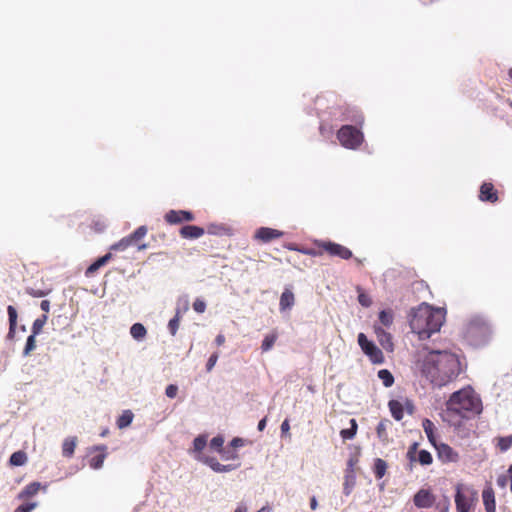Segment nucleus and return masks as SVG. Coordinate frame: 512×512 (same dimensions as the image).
I'll use <instances>...</instances> for the list:
<instances>
[{
    "instance_id": "obj_1",
    "label": "nucleus",
    "mask_w": 512,
    "mask_h": 512,
    "mask_svg": "<svg viewBox=\"0 0 512 512\" xmlns=\"http://www.w3.org/2000/svg\"><path fill=\"white\" fill-rule=\"evenodd\" d=\"M419 370L433 386L443 387L457 379L462 372L457 354L447 350H431L418 362Z\"/></svg>"
},
{
    "instance_id": "obj_2",
    "label": "nucleus",
    "mask_w": 512,
    "mask_h": 512,
    "mask_svg": "<svg viewBox=\"0 0 512 512\" xmlns=\"http://www.w3.org/2000/svg\"><path fill=\"white\" fill-rule=\"evenodd\" d=\"M482 401L471 386L453 392L446 402L445 413L452 418L471 419L482 412Z\"/></svg>"
},
{
    "instance_id": "obj_3",
    "label": "nucleus",
    "mask_w": 512,
    "mask_h": 512,
    "mask_svg": "<svg viewBox=\"0 0 512 512\" xmlns=\"http://www.w3.org/2000/svg\"><path fill=\"white\" fill-rule=\"evenodd\" d=\"M443 321L444 315L439 309L422 303L412 310L409 323L412 332L416 333L419 339L425 340L440 330Z\"/></svg>"
},
{
    "instance_id": "obj_4",
    "label": "nucleus",
    "mask_w": 512,
    "mask_h": 512,
    "mask_svg": "<svg viewBox=\"0 0 512 512\" xmlns=\"http://www.w3.org/2000/svg\"><path fill=\"white\" fill-rule=\"evenodd\" d=\"M455 505L457 512H469L478 501L477 491L464 484L456 485Z\"/></svg>"
},
{
    "instance_id": "obj_5",
    "label": "nucleus",
    "mask_w": 512,
    "mask_h": 512,
    "mask_svg": "<svg viewBox=\"0 0 512 512\" xmlns=\"http://www.w3.org/2000/svg\"><path fill=\"white\" fill-rule=\"evenodd\" d=\"M337 139L343 147L355 150L362 145L364 135L360 127L343 125L337 132Z\"/></svg>"
},
{
    "instance_id": "obj_6",
    "label": "nucleus",
    "mask_w": 512,
    "mask_h": 512,
    "mask_svg": "<svg viewBox=\"0 0 512 512\" xmlns=\"http://www.w3.org/2000/svg\"><path fill=\"white\" fill-rule=\"evenodd\" d=\"M489 334L490 327L482 318H473L466 324L465 337L473 344L484 342Z\"/></svg>"
},
{
    "instance_id": "obj_7",
    "label": "nucleus",
    "mask_w": 512,
    "mask_h": 512,
    "mask_svg": "<svg viewBox=\"0 0 512 512\" xmlns=\"http://www.w3.org/2000/svg\"><path fill=\"white\" fill-rule=\"evenodd\" d=\"M147 231L146 226L138 227L133 233L113 244L111 246V250L124 251L133 245H136L139 251L147 249V244H139V242L146 236Z\"/></svg>"
},
{
    "instance_id": "obj_8",
    "label": "nucleus",
    "mask_w": 512,
    "mask_h": 512,
    "mask_svg": "<svg viewBox=\"0 0 512 512\" xmlns=\"http://www.w3.org/2000/svg\"><path fill=\"white\" fill-rule=\"evenodd\" d=\"M358 344L372 363L382 364L384 362L382 351L372 341H369L364 333H359Z\"/></svg>"
},
{
    "instance_id": "obj_9",
    "label": "nucleus",
    "mask_w": 512,
    "mask_h": 512,
    "mask_svg": "<svg viewBox=\"0 0 512 512\" xmlns=\"http://www.w3.org/2000/svg\"><path fill=\"white\" fill-rule=\"evenodd\" d=\"M318 247L330 256L345 260L350 259L353 255L349 248L331 241H321L318 243Z\"/></svg>"
},
{
    "instance_id": "obj_10",
    "label": "nucleus",
    "mask_w": 512,
    "mask_h": 512,
    "mask_svg": "<svg viewBox=\"0 0 512 512\" xmlns=\"http://www.w3.org/2000/svg\"><path fill=\"white\" fill-rule=\"evenodd\" d=\"M388 407L392 417L396 421H400L403 419L405 409L409 414H412L414 410V405L410 400H406L405 404H402L400 401L393 399L388 402Z\"/></svg>"
},
{
    "instance_id": "obj_11",
    "label": "nucleus",
    "mask_w": 512,
    "mask_h": 512,
    "mask_svg": "<svg viewBox=\"0 0 512 512\" xmlns=\"http://www.w3.org/2000/svg\"><path fill=\"white\" fill-rule=\"evenodd\" d=\"M438 459L443 463H455L459 460V454L446 443H437L434 446Z\"/></svg>"
},
{
    "instance_id": "obj_12",
    "label": "nucleus",
    "mask_w": 512,
    "mask_h": 512,
    "mask_svg": "<svg viewBox=\"0 0 512 512\" xmlns=\"http://www.w3.org/2000/svg\"><path fill=\"white\" fill-rule=\"evenodd\" d=\"M283 235V231L270 227H260L255 231L254 239L261 243H268L281 238Z\"/></svg>"
},
{
    "instance_id": "obj_13",
    "label": "nucleus",
    "mask_w": 512,
    "mask_h": 512,
    "mask_svg": "<svg viewBox=\"0 0 512 512\" xmlns=\"http://www.w3.org/2000/svg\"><path fill=\"white\" fill-rule=\"evenodd\" d=\"M194 218L192 212L185 210H169L164 216L165 221L171 225L191 222Z\"/></svg>"
},
{
    "instance_id": "obj_14",
    "label": "nucleus",
    "mask_w": 512,
    "mask_h": 512,
    "mask_svg": "<svg viewBox=\"0 0 512 512\" xmlns=\"http://www.w3.org/2000/svg\"><path fill=\"white\" fill-rule=\"evenodd\" d=\"M417 508H430L435 502V496L428 489H420L413 497Z\"/></svg>"
},
{
    "instance_id": "obj_15",
    "label": "nucleus",
    "mask_w": 512,
    "mask_h": 512,
    "mask_svg": "<svg viewBox=\"0 0 512 512\" xmlns=\"http://www.w3.org/2000/svg\"><path fill=\"white\" fill-rule=\"evenodd\" d=\"M479 199L483 202L495 203L498 201V191L490 182H484L479 191Z\"/></svg>"
},
{
    "instance_id": "obj_16",
    "label": "nucleus",
    "mask_w": 512,
    "mask_h": 512,
    "mask_svg": "<svg viewBox=\"0 0 512 512\" xmlns=\"http://www.w3.org/2000/svg\"><path fill=\"white\" fill-rule=\"evenodd\" d=\"M374 332L380 345L387 351L393 350L392 336L382 327L375 325Z\"/></svg>"
},
{
    "instance_id": "obj_17",
    "label": "nucleus",
    "mask_w": 512,
    "mask_h": 512,
    "mask_svg": "<svg viewBox=\"0 0 512 512\" xmlns=\"http://www.w3.org/2000/svg\"><path fill=\"white\" fill-rule=\"evenodd\" d=\"M41 489L46 490V486H42L40 482H31L21 490L18 494V499L28 500L35 496Z\"/></svg>"
},
{
    "instance_id": "obj_18",
    "label": "nucleus",
    "mask_w": 512,
    "mask_h": 512,
    "mask_svg": "<svg viewBox=\"0 0 512 512\" xmlns=\"http://www.w3.org/2000/svg\"><path fill=\"white\" fill-rule=\"evenodd\" d=\"M343 120L355 123L360 128L364 124L363 114L356 108L346 107L343 112Z\"/></svg>"
},
{
    "instance_id": "obj_19",
    "label": "nucleus",
    "mask_w": 512,
    "mask_h": 512,
    "mask_svg": "<svg viewBox=\"0 0 512 512\" xmlns=\"http://www.w3.org/2000/svg\"><path fill=\"white\" fill-rule=\"evenodd\" d=\"M205 231L202 227L195 225H186L183 226L179 234L184 239H198L204 235Z\"/></svg>"
},
{
    "instance_id": "obj_20",
    "label": "nucleus",
    "mask_w": 512,
    "mask_h": 512,
    "mask_svg": "<svg viewBox=\"0 0 512 512\" xmlns=\"http://www.w3.org/2000/svg\"><path fill=\"white\" fill-rule=\"evenodd\" d=\"M483 504L487 512H496L495 494L492 487H486L482 492Z\"/></svg>"
},
{
    "instance_id": "obj_21",
    "label": "nucleus",
    "mask_w": 512,
    "mask_h": 512,
    "mask_svg": "<svg viewBox=\"0 0 512 512\" xmlns=\"http://www.w3.org/2000/svg\"><path fill=\"white\" fill-rule=\"evenodd\" d=\"M392 426V422L389 419H382L377 427H376V433L377 437L383 444L389 443V435H388V428Z\"/></svg>"
},
{
    "instance_id": "obj_22",
    "label": "nucleus",
    "mask_w": 512,
    "mask_h": 512,
    "mask_svg": "<svg viewBox=\"0 0 512 512\" xmlns=\"http://www.w3.org/2000/svg\"><path fill=\"white\" fill-rule=\"evenodd\" d=\"M204 463L207 464L214 472L217 473H223V472H230L234 470L236 467L233 465H223L220 464L216 458L213 457H206L204 460Z\"/></svg>"
},
{
    "instance_id": "obj_23",
    "label": "nucleus",
    "mask_w": 512,
    "mask_h": 512,
    "mask_svg": "<svg viewBox=\"0 0 512 512\" xmlns=\"http://www.w3.org/2000/svg\"><path fill=\"white\" fill-rule=\"evenodd\" d=\"M77 445V437L70 436L64 439L62 443V455L65 458H71L74 455L75 448Z\"/></svg>"
},
{
    "instance_id": "obj_24",
    "label": "nucleus",
    "mask_w": 512,
    "mask_h": 512,
    "mask_svg": "<svg viewBox=\"0 0 512 512\" xmlns=\"http://www.w3.org/2000/svg\"><path fill=\"white\" fill-rule=\"evenodd\" d=\"M422 427H423V430H424L429 442L432 444L433 447L436 446V444L438 442H437L436 435H435L436 427H435L434 423L430 419L425 418L422 421Z\"/></svg>"
},
{
    "instance_id": "obj_25",
    "label": "nucleus",
    "mask_w": 512,
    "mask_h": 512,
    "mask_svg": "<svg viewBox=\"0 0 512 512\" xmlns=\"http://www.w3.org/2000/svg\"><path fill=\"white\" fill-rule=\"evenodd\" d=\"M7 313H8V317H9V332H8L7 337L9 339H13L15 336V332H16L18 315H17V311H16L15 307L12 305H9L7 307Z\"/></svg>"
},
{
    "instance_id": "obj_26",
    "label": "nucleus",
    "mask_w": 512,
    "mask_h": 512,
    "mask_svg": "<svg viewBox=\"0 0 512 512\" xmlns=\"http://www.w3.org/2000/svg\"><path fill=\"white\" fill-rule=\"evenodd\" d=\"M295 297L291 290L285 289L280 297V309L286 310L291 308L294 305Z\"/></svg>"
},
{
    "instance_id": "obj_27",
    "label": "nucleus",
    "mask_w": 512,
    "mask_h": 512,
    "mask_svg": "<svg viewBox=\"0 0 512 512\" xmlns=\"http://www.w3.org/2000/svg\"><path fill=\"white\" fill-rule=\"evenodd\" d=\"M387 469H388V464L385 460L381 459V458H376L374 460V466H373V473L376 477V479H382L386 472H387Z\"/></svg>"
},
{
    "instance_id": "obj_28",
    "label": "nucleus",
    "mask_w": 512,
    "mask_h": 512,
    "mask_svg": "<svg viewBox=\"0 0 512 512\" xmlns=\"http://www.w3.org/2000/svg\"><path fill=\"white\" fill-rule=\"evenodd\" d=\"M112 255L111 253H107L104 256L97 259L94 263H92L86 270V276L93 275L100 267L104 266L110 259Z\"/></svg>"
},
{
    "instance_id": "obj_29",
    "label": "nucleus",
    "mask_w": 512,
    "mask_h": 512,
    "mask_svg": "<svg viewBox=\"0 0 512 512\" xmlns=\"http://www.w3.org/2000/svg\"><path fill=\"white\" fill-rule=\"evenodd\" d=\"M96 450L101 451V453L98 454V455L93 456L90 459V466L95 468V469H98V468L102 467L103 462L105 460V457H106V453H105L106 446H104V445L97 446Z\"/></svg>"
},
{
    "instance_id": "obj_30",
    "label": "nucleus",
    "mask_w": 512,
    "mask_h": 512,
    "mask_svg": "<svg viewBox=\"0 0 512 512\" xmlns=\"http://www.w3.org/2000/svg\"><path fill=\"white\" fill-rule=\"evenodd\" d=\"M355 474L353 470H347L345 475V481L343 484V492L345 495H350L355 485Z\"/></svg>"
},
{
    "instance_id": "obj_31",
    "label": "nucleus",
    "mask_w": 512,
    "mask_h": 512,
    "mask_svg": "<svg viewBox=\"0 0 512 512\" xmlns=\"http://www.w3.org/2000/svg\"><path fill=\"white\" fill-rule=\"evenodd\" d=\"M350 428L348 429H342L340 431V436L343 438V440H351L355 437L357 430H358V424L355 419L350 420Z\"/></svg>"
},
{
    "instance_id": "obj_32",
    "label": "nucleus",
    "mask_w": 512,
    "mask_h": 512,
    "mask_svg": "<svg viewBox=\"0 0 512 512\" xmlns=\"http://www.w3.org/2000/svg\"><path fill=\"white\" fill-rule=\"evenodd\" d=\"M130 334L134 339L142 340L146 336L147 330L143 324L135 323L130 328Z\"/></svg>"
},
{
    "instance_id": "obj_33",
    "label": "nucleus",
    "mask_w": 512,
    "mask_h": 512,
    "mask_svg": "<svg viewBox=\"0 0 512 512\" xmlns=\"http://www.w3.org/2000/svg\"><path fill=\"white\" fill-rule=\"evenodd\" d=\"M12 466H22L27 462V454L24 451L14 452L9 459Z\"/></svg>"
},
{
    "instance_id": "obj_34",
    "label": "nucleus",
    "mask_w": 512,
    "mask_h": 512,
    "mask_svg": "<svg viewBox=\"0 0 512 512\" xmlns=\"http://www.w3.org/2000/svg\"><path fill=\"white\" fill-rule=\"evenodd\" d=\"M277 338H278V334L275 331L266 335L261 344L262 352L269 351L274 346Z\"/></svg>"
},
{
    "instance_id": "obj_35",
    "label": "nucleus",
    "mask_w": 512,
    "mask_h": 512,
    "mask_svg": "<svg viewBox=\"0 0 512 512\" xmlns=\"http://www.w3.org/2000/svg\"><path fill=\"white\" fill-rule=\"evenodd\" d=\"M133 413L130 410H125L117 419V426L120 429L128 427L133 420Z\"/></svg>"
},
{
    "instance_id": "obj_36",
    "label": "nucleus",
    "mask_w": 512,
    "mask_h": 512,
    "mask_svg": "<svg viewBox=\"0 0 512 512\" xmlns=\"http://www.w3.org/2000/svg\"><path fill=\"white\" fill-rule=\"evenodd\" d=\"M378 377L382 380L385 387H391L394 383V377L392 373L387 369H381L378 371Z\"/></svg>"
},
{
    "instance_id": "obj_37",
    "label": "nucleus",
    "mask_w": 512,
    "mask_h": 512,
    "mask_svg": "<svg viewBox=\"0 0 512 512\" xmlns=\"http://www.w3.org/2000/svg\"><path fill=\"white\" fill-rule=\"evenodd\" d=\"M497 448L501 452H505L512 447V435L497 438Z\"/></svg>"
},
{
    "instance_id": "obj_38",
    "label": "nucleus",
    "mask_w": 512,
    "mask_h": 512,
    "mask_svg": "<svg viewBox=\"0 0 512 512\" xmlns=\"http://www.w3.org/2000/svg\"><path fill=\"white\" fill-rule=\"evenodd\" d=\"M47 315L44 314L42 315L41 317L37 318L34 322H33V325H32V334L33 335H38L41 333L44 325L46 324L47 322Z\"/></svg>"
},
{
    "instance_id": "obj_39",
    "label": "nucleus",
    "mask_w": 512,
    "mask_h": 512,
    "mask_svg": "<svg viewBox=\"0 0 512 512\" xmlns=\"http://www.w3.org/2000/svg\"><path fill=\"white\" fill-rule=\"evenodd\" d=\"M393 312L391 310H382L379 313V321L382 325L389 327L393 323Z\"/></svg>"
},
{
    "instance_id": "obj_40",
    "label": "nucleus",
    "mask_w": 512,
    "mask_h": 512,
    "mask_svg": "<svg viewBox=\"0 0 512 512\" xmlns=\"http://www.w3.org/2000/svg\"><path fill=\"white\" fill-rule=\"evenodd\" d=\"M418 461L421 465H430L433 462V458L429 451L420 450L418 453Z\"/></svg>"
},
{
    "instance_id": "obj_41",
    "label": "nucleus",
    "mask_w": 512,
    "mask_h": 512,
    "mask_svg": "<svg viewBox=\"0 0 512 512\" xmlns=\"http://www.w3.org/2000/svg\"><path fill=\"white\" fill-rule=\"evenodd\" d=\"M36 335L31 334L26 341L23 354L24 356H28L35 348H36Z\"/></svg>"
},
{
    "instance_id": "obj_42",
    "label": "nucleus",
    "mask_w": 512,
    "mask_h": 512,
    "mask_svg": "<svg viewBox=\"0 0 512 512\" xmlns=\"http://www.w3.org/2000/svg\"><path fill=\"white\" fill-rule=\"evenodd\" d=\"M180 324V315L179 312L169 321L168 328L170 333L174 336L177 333Z\"/></svg>"
},
{
    "instance_id": "obj_43",
    "label": "nucleus",
    "mask_w": 512,
    "mask_h": 512,
    "mask_svg": "<svg viewBox=\"0 0 512 512\" xmlns=\"http://www.w3.org/2000/svg\"><path fill=\"white\" fill-rule=\"evenodd\" d=\"M25 291L28 295H30L32 297L40 298V297L47 296L51 292V289L40 290V289H34V288H26Z\"/></svg>"
},
{
    "instance_id": "obj_44",
    "label": "nucleus",
    "mask_w": 512,
    "mask_h": 512,
    "mask_svg": "<svg viewBox=\"0 0 512 512\" xmlns=\"http://www.w3.org/2000/svg\"><path fill=\"white\" fill-rule=\"evenodd\" d=\"M207 444V439L205 436H198L193 441L194 450L197 452H201Z\"/></svg>"
},
{
    "instance_id": "obj_45",
    "label": "nucleus",
    "mask_w": 512,
    "mask_h": 512,
    "mask_svg": "<svg viewBox=\"0 0 512 512\" xmlns=\"http://www.w3.org/2000/svg\"><path fill=\"white\" fill-rule=\"evenodd\" d=\"M223 443H224L223 437L216 436V437H213L212 440L210 441V447L212 449L217 450L218 452H223Z\"/></svg>"
},
{
    "instance_id": "obj_46",
    "label": "nucleus",
    "mask_w": 512,
    "mask_h": 512,
    "mask_svg": "<svg viewBox=\"0 0 512 512\" xmlns=\"http://www.w3.org/2000/svg\"><path fill=\"white\" fill-rule=\"evenodd\" d=\"M36 506V502L23 503L16 508L15 512H31Z\"/></svg>"
},
{
    "instance_id": "obj_47",
    "label": "nucleus",
    "mask_w": 512,
    "mask_h": 512,
    "mask_svg": "<svg viewBox=\"0 0 512 512\" xmlns=\"http://www.w3.org/2000/svg\"><path fill=\"white\" fill-rule=\"evenodd\" d=\"M218 358H219V355H218V353H217V352L213 353V354L209 357V359H208V361H207V363H206V370H207L208 372H210V371L214 368V366H215V365H216V363H217Z\"/></svg>"
},
{
    "instance_id": "obj_48",
    "label": "nucleus",
    "mask_w": 512,
    "mask_h": 512,
    "mask_svg": "<svg viewBox=\"0 0 512 512\" xmlns=\"http://www.w3.org/2000/svg\"><path fill=\"white\" fill-rule=\"evenodd\" d=\"M178 393V386L174 384H170L166 387L165 394L168 398H175Z\"/></svg>"
},
{
    "instance_id": "obj_49",
    "label": "nucleus",
    "mask_w": 512,
    "mask_h": 512,
    "mask_svg": "<svg viewBox=\"0 0 512 512\" xmlns=\"http://www.w3.org/2000/svg\"><path fill=\"white\" fill-rule=\"evenodd\" d=\"M193 309L197 313H204L206 310V303L201 299H196L193 303Z\"/></svg>"
},
{
    "instance_id": "obj_50",
    "label": "nucleus",
    "mask_w": 512,
    "mask_h": 512,
    "mask_svg": "<svg viewBox=\"0 0 512 512\" xmlns=\"http://www.w3.org/2000/svg\"><path fill=\"white\" fill-rule=\"evenodd\" d=\"M358 301L364 307H369L372 304L371 298L365 293H360L358 295Z\"/></svg>"
},
{
    "instance_id": "obj_51",
    "label": "nucleus",
    "mask_w": 512,
    "mask_h": 512,
    "mask_svg": "<svg viewBox=\"0 0 512 512\" xmlns=\"http://www.w3.org/2000/svg\"><path fill=\"white\" fill-rule=\"evenodd\" d=\"M220 453L225 460H235L238 458V454L235 451H226L223 449V452Z\"/></svg>"
},
{
    "instance_id": "obj_52",
    "label": "nucleus",
    "mask_w": 512,
    "mask_h": 512,
    "mask_svg": "<svg viewBox=\"0 0 512 512\" xmlns=\"http://www.w3.org/2000/svg\"><path fill=\"white\" fill-rule=\"evenodd\" d=\"M508 483V476L507 475H500L497 478V485L501 488H505Z\"/></svg>"
},
{
    "instance_id": "obj_53",
    "label": "nucleus",
    "mask_w": 512,
    "mask_h": 512,
    "mask_svg": "<svg viewBox=\"0 0 512 512\" xmlns=\"http://www.w3.org/2000/svg\"><path fill=\"white\" fill-rule=\"evenodd\" d=\"M243 445H244L243 439L242 438H238V437L232 439V441L230 442V446L232 448H234V449L238 448V447H241Z\"/></svg>"
},
{
    "instance_id": "obj_54",
    "label": "nucleus",
    "mask_w": 512,
    "mask_h": 512,
    "mask_svg": "<svg viewBox=\"0 0 512 512\" xmlns=\"http://www.w3.org/2000/svg\"><path fill=\"white\" fill-rule=\"evenodd\" d=\"M417 446L418 444L417 443H414L408 450L407 452V456L409 457V459L411 461L415 460V457H414V454L416 453V450H417Z\"/></svg>"
},
{
    "instance_id": "obj_55",
    "label": "nucleus",
    "mask_w": 512,
    "mask_h": 512,
    "mask_svg": "<svg viewBox=\"0 0 512 512\" xmlns=\"http://www.w3.org/2000/svg\"><path fill=\"white\" fill-rule=\"evenodd\" d=\"M40 307L41 309L45 312V313H48L49 310H50V301L48 300H42L41 301V304H40Z\"/></svg>"
},
{
    "instance_id": "obj_56",
    "label": "nucleus",
    "mask_w": 512,
    "mask_h": 512,
    "mask_svg": "<svg viewBox=\"0 0 512 512\" xmlns=\"http://www.w3.org/2000/svg\"><path fill=\"white\" fill-rule=\"evenodd\" d=\"M215 343L217 346H221L225 343V336L223 334H219L215 338Z\"/></svg>"
},
{
    "instance_id": "obj_57",
    "label": "nucleus",
    "mask_w": 512,
    "mask_h": 512,
    "mask_svg": "<svg viewBox=\"0 0 512 512\" xmlns=\"http://www.w3.org/2000/svg\"><path fill=\"white\" fill-rule=\"evenodd\" d=\"M289 429H290V426H289L288 420H284L283 423L281 424V431L283 433H285V432L289 431Z\"/></svg>"
},
{
    "instance_id": "obj_58",
    "label": "nucleus",
    "mask_w": 512,
    "mask_h": 512,
    "mask_svg": "<svg viewBox=\"0 0 512 512\" xmlns=\"http://www.w3.org/2000/svg\"><path fill=\"white\" fill-rule=\"evenodd\" d=\"M266 427V418H263L258 423V430L263 431Z\"/></svg>"
},
{
    "instance_id": "obj_59",
    "label": "nucleus",
    "mask_w": 512,
    "mask_h": 512,
    "mask_svg": "<svg viewBox=\"0 0 512 512\" xmlns=\"http://www.w3.org/2000/svg\"><path fill=\"white\" fill-rule=\"evenodd\" d=\"M318 506V503H317V500L316 498L313 496L311 499H310V507L312 510H315Z\"/></svg>"
},
{
    "instance_id": "obj_60",
    "label": "nucleus",
    "mask_w": 512,
    "mask_h": 512,
    "mask_svg": "<svg viewBox=\"0 0 512 512\" xmlns=\"http://www.w3.org/2000/svg\"><path fill=\"white\" fill-rule=\"evenodd\" d=\"M356 463V460H353L352 458L348 461V469L347 470H353V467Z\"/></svg>"
},
{
    "instance_id": "obj_61",
    "label": "nucleus",
    "mask_w": 512,
    "mask_h": 512,
    "mask_svg": "<svg viewBox=\"0 0 512 512\" xmlns=\"http://www.w3.org/2000/svg\"><path fill=\"white\" fill-rule=\"evenodd\" d=\"M448 507H449V501L446 500V505H445L444 509L441 512H448Z\"/></svg>"
},
{
    "instance_id": "obj_62",
    "label": "nucleus",
    "mask_w": 512,
    "mask_h": 512,
    "mask_svg": "<svg viewBox=\"0 0 512 512\" xmlns=\"http://www.w3.org/2000/svg\"><path fill=\"white\" fill-rule=\"evenodd\" d=\"M234 512H246V508L238 507Z\"/></svg>"
},
{
    "instance_id": "obj_63",
    "label": "nucleus",
    "mask_w": 512,
    "mask_h": 512,
    "mask_svg": "<svg viewBox=\"0 0 512 512\" xmlns=\"http://www.w3.org/2000/svg\"><path fill=\"white\" fill-rule=\"evenodd\" d=\"M508 75H509V77L512 79V67L509 69V71H508Z\"/></svg>"
},
{
    "instance_id": "obj_64",
    "label": "nucleus",
    "mask_w": 512,
    "mask_h": 512,
    "mask_svg": "<svg viewBox=\"0 0 512 512\" xmlns=\"http://www.w3.org/2000/svg\"><path fill=\"white\" fill-rule=\"evenodd\" d=\"M106 433H107V431H103V432H102V434H101V436H105V435H106Z\"/></svg>"
}]
</instances>
